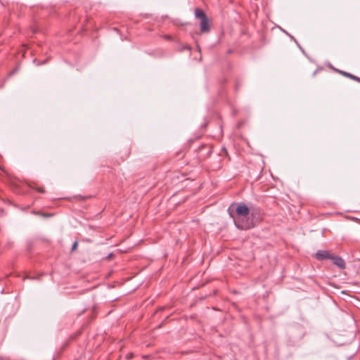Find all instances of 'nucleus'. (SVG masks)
<instances>
[{"label": "nucleus", "instance_id": "9", "mask_svg": "<svg viewBox=\"0 0 360 360\" xmlns=\"http://www.w3.org/2000/svg\"><path fill=\"white\" fill-rule=\"evenodd\" d=\"M38 192L44 193H45V191L43 188L39 187L35 188Z\"/></svg>", "mask_w": 360, "mask_h": 360}, {"label": "nucleus", "instance_id": "3", "mask_svg": "<svg viewBox=\"0 0 360 360\" xmlns=\"http://www.w3.org/2000/svg\"><path fill=\"white\" fill-rule=\"evenodd\" d=\"M330 259L332 260L335 265L340 267V269L345 268V262L341 257L332 255Z\"/></svg>", "mask_w": 360, "mask_h": 360}, {"label": "nucleus", "instance_id": "5", "mask_svg": "<svg viewBox=\"0 0 360 360\" xmlns=\"http://www.w3.org/2000/svg\"><path fill=\"white\" fill-rule=\"evenodd\" d=\"M337 71L339 73H340L341 75H344L345 77L352 79L360 83V77L355 76L349 72H345V71H342V70H337Z\"/></svg>", "mask_w": 360, "mask_h": 360}, {"label": "nucleus", "instance_id": "6", "mask_svg": "<svg viewBox=\"0 0 360 360\" xmlns=\"http://www.w3.org/2000/svg\"><path fill=\"white\" fill-rule=\"evenodd\" d=\"M33 62L37 64V65H41L45 64V63L46 62V60L37 61V59H34Z\"/></svg>", "mask_w": 360, "mask_h": 360}, {"label": "nucleus", "instance_id": "10", "mask_svg": "<svg viewBox=\"0 0 360 360\" xmlns=\"http://www.w3.org/2000/svg\"><path fill=\"white\" fill-rule=\"evenodd\" d=\"M133 356H134V354H133L132 353H129V354H128L126 356V358H127V359H131Z\"/></svg>", "mask_w": 360, "mask_h": 360}, {"label": "nucleus", "instance_id": "2", "mask_svg": "<svg viewBox=\"0 0 360 360\" xmlns=\"http://www.w3.org/2000/svg\"><path fill=\"white\" fill-rule=\"evenodd\" d=\"M195 17L200 20V30L202 33L210 32V20L205 12L200 8H196L194 11Z\"/></svg>", "mask_w": 360, "mask_h": 360}, {"label": "nucleus", "instance_id": "4", "mask_svg": "<svg viewBox=\"0 0 360 360\" xmlns=\"http://www.w3.org/2000/svg\"><path fill=\"white\" fill-rule=\"evenodd\" d=\"M332 254L326 250H319L315 255V257L318 260H323L326 259H330Z\"/></svg>", "mask_w": 360, "mask_h": 360}, {"label": "nucleus", "instance_id": "11", "mask_svg": "<svg viewBox=\"0 0 360 360\" xmlns=\"http://www.w3.org/2000/svg\"><path fill=\"white\" fill-rule=\"evenodd\" d=\"M184 49H188V50H191V48L188 46H186L183 48Z\"/></svg>", "mask_w": 360, "mask_h": 360}, {"label": "nucleus", "instance_id": "7", "mask_svg": "<svg viewBox=\"0 0 360 360\" xmlns=\"http://www.w3.org/2000/svg\"><path fill=\"white\" fill-rule=\"evenodd\" d=\"M78 243L77 241H75L72 245L71 250L73 252L77 248Z\"/></svg>", "mask_w": 360, "mask_h": 360}, {"label": "nucleus", "instance_id": "12", "mask_svg": "<svg viewBox=\"0 0 360 360\" xmlns=\"http://www.w3.org/2000/svg\"><path fill=\"white\" fill-rule=\"evenodd\" d=\"M41 215H42V216H44V217H49V216H51V214H42Z\"/></svg>", "mask_w": 360, "mask_h": 360}, {"label": "nucleus", "instance_id": "1", "mask_svg": "<svg viewBox=\"0 0 360 360\" xmlns=\"http://www.w3.org/2000/svg\"><path fill=\"white\" fill-rule=\"evenodd\" d=\"M228 212L233 219L236 226L241 230H248L255 226V224L250 219V209L244 203L231 204L228 208Z\"/></svg>", "mask_w": 360, "mask_h": 360}, {"label": "nucleus", "instance_id": "8", "mask_svg": "<svg viewBox=\"0 0 360 360\" xmlns=\"http://www.w3.org/2000/svg\"><path fill=\"white\" fill-rule=\"evenodd\" d=\"M288 35H289V37H290L291 39H292L295 41V42L298 45V46L300 47V49L302 51H304V50H303V49H302V47L299 45L298 42H297V40L293 37V36H292V35H290V34H288Z\"/></svg>", "mask_w": 360, "mask_h": 360}, {"label": "nucleus", "instance_id": "13", "mask_svg": "<svg viewBox=\"0 0 360 360\" xmlns=\"http://www.w3.org/2000/svg\"><path fill=\"white\" fill-rule=\"evenodd\" d=\"M166 38L168 39H171V37L169 36H167Z\"/></svg>", "mask_w": 360, "mask_h": 360}]
</instances>
